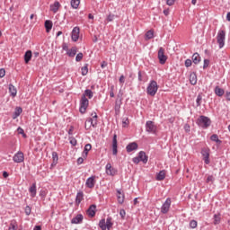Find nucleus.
Here are the masks:
<instances>
[{
    "mask_svg": "<svg viewBox=\"0 0 230 230\" xmlns=\"http://www.w3.org/2000/svg\"><path fill=\"white\" fill-rule=\"evenodd\" d=\"M158 90H159V85L157 84V82L155 80H152L147 85L146 93L148 94V96H155V94H157Z\"/></svg>",
    "mask_w": 230,
    "mask_h": 230,
    "instance_id": "1",
    "label": "nucleus"
},
{
    "mask_svg": "<svg viewBox=\"0 0 230 230\" xmlns=\"http://www.w3.org/2000/svg\"><path fill=\"white\" fill-rule=\"evenodd\" d=\"M197 123L199 127L202 128H208L211 125V119L204 115H201L199 119H198Z\"/></svg>",
    "mask_w": 230,
    "mask_h": 230,
    "instance_id": "2",
    "label": "nucleus"
},
{
    "mask_svg": "<svg viewBox=\"0 0 230 230\" xmlns=\"http://www.w3.org/2000/svg\"><path fill=\"white\" fill-rule=\"evenodd\" d=\"M217 44L219 46V49H222L224 46H226V31H219L217 36Z\"/></svg>",
    "mask_w": 230,
    "mask_h": 230,
    "instance_id": "3",
    "label": "nucleus"
},
{
    "mask_svg": "<svg viewBox=\"0 0 230 230\" xmlns=\"http://www.w3.org/2000/svg\"><path fill=\"white\" fill-rule=\"evenodd\" d=\"M87 107H89V99L85 96H82L80 101L79 112H81V114H85Z\"/></svg>",
    "mask_w": 230,
    "mask_h": 230,
    "instance_id": "4",
    "label": "nucleus"
},
{
    "mask_svg": "<svg viewBox=\"0 0 230 230\" xmlns=\"http://www.w3.org/2000/svg\"><path fill=\"white\" fill-rule=\"evenodd\" d=\"M146 132L148 134H155V132H157V126H155L154 121L147 120L146 122Z\"/></svg>",
    "mask_w": 230,
    "mask_h": 230,
    "instance_id": "5",
    "label": "nucleus"
},
{
    "mask_svg": "<svg viewBox=\"0 0 230 230\" xmlns=\"http://www.w3.org/2000/svg\"><path fill=\"white\" fill-rule=\"evenodd\" d=\"M158 60L162 66L166 64V60H168V57L164 55V49H163V47L158 50Z\"/></svg>",
    "mask_w": 230,
    "mask_h": 230,
    "instance_id": "6",
    "label": "nucleus"
},
{
    "mask_svg": "<svg viewBox=\"0 0 230 230\" xmlns=\"http://www.w3.org/2000/svg\"><path fill=\"white\" fill-rule=\"evenodd\" d=\"M170 206H172V199L167 198L164 203L162 205L161 213L166 215L170 211Z\"/></svg>",
    "mask_w": 230,
    "mask_h": 230,
    "instance_id": "7",
    "label": "nucleus"
},
{
    "mask_svg": "<svg viewBox=\"0 0 230 230\" xmlns=\"http://www.w3.org/2000/svg\"><path fill=\"white\" fill-rule=\"evenodd\" d=\"M201 155L203 157L205 164H209V163H211V161L209 160V148H202Z\"/></svg>",
    "mask_w": 230,
    "mask_h": 230,
    "instance_id": "8",
    "label": "nucleus"
},
{
    "mask_svg": "<svg viewBox=\"0 0 230 230\" xmlns=\"http://www.w3.org/2000/svg\"><path fill=\"white\" fill-rule=\"evenodd\" d=\"M13 161L14 163H23L24 162V154L21 151L17 152L13 157Z\"/></svg>",
    "mask_w": 230,
    "mask_h": 230,
    "instance_id": "9",
    "label": "nucleus"
},
{
    "mask_svg": "<svg viewBox=\"0 0 230 230\" xmlns=\"http://www.w3.org/2000/svg\"><path fill=\"white\" fill-rule=\"evenodd\" d=\"M96 176H91L86 180L85 186L86 188H90V190H93L94 188V185L96 184Z\"/></svg>",
    "mask_w": 230,
    "mask_h": 230,
    "instance_id": "10",
    "label": "nucleus"
},
{
    "mask_svg": "<svg viewBox=\"0 0 230 230\" xmlns=\"http://www.w3.org/2000/svg\"><path fill=\"white\" fill-rule=\"evenodd\" d=\"M86 213L88 217H90V218H94V217H96V205L95 204L91 205L86 210Z\"/></svg>",
    "mask_w": 230,
    "mask_h": 230,
    "instance_id": "11",
    "label": "nucleus"
},
{
    "mask_svg": "<svg viewBox=\"0 0 230 230\" xmlns=\"http://www.w3.org/2000/svg\"><path fill=\"white\" fill-rule=\"evenodd\" d=\"M71 37H72V40L74 42H76V40H78V39H80V28L75 27L72 31Z\"/></svg>",
    "mask_w": 230,
    "mask_h": 230,
    "instance_id": "12",
    "label": "nucleus"
},
{
    "mask_svg": "<svg viewBox=\"0 0 230 230\" xmlns=\"http://www.w3.org/2000/svg\"><path fill=\"white\" fill-rule=\"evenodd\" d=\"M112 154L113 155H118V135L113 136L112 139Z\"/></svg>",
    "mask_w": 230,
    "mask_h": 230,
    "instance_id": "13",
    "label": "nucleus"
},
{
    "mask_svg": "<svg viewBox=\"0 0 230 230\" xmlns=\"http://www.w3.org/2000/svg\"><path fill=\"white\" fill-rule=\"evenodd\" d=\"M106 173L107 175L114 176L116 173H118V171L112 167L111 164H106Z\"/></svg>",
    "mask_w": 230,
    "mask_h": 230,
    "instance_id": "14",
    "label": "nucleus"
},
{
    "mask_svg": "<svg viewBox=\"0 0 230 230\" xmlns=\"http://www.w3.org/2000/svg\"><path fill=\"white\" fill-rule=\"evenodd\" d=\"M138 159L140 162H142L144 164H146L148 163V156H146V153L144 151H140L138 153Z\"/></svg>",
    "mask_w": 230,
    "mask_h": 230,
    "instance_id": "15",
    "label": "nucleus"
},
{
    "mask_svg": "<svg viewBox=\"0 0 230 230\" xmlns=\"http://www.w3.org/2000/svg\"><path fill=\"white\" fill-rule=\"evenodd\" d=\"M126 150H127V152H128V153L134 152V150H137V143H136V142L129 143V144L126 146Z\"/></svg>",
    "mask_w": 230,
    "mask_h": 230,
    "instance_id": "16",
    "label": "nucleus"
},
{
    "mask_svg": "<svg viewBox=\"0 0 230 230\" xmlns=\"http://www.w3.org/2000/svg\"><path fill=\"white\" fill-rule=\"evenodd\" d=\"M84 220V216L82 214H78L76 217H73L71 220V224H80Z\"/></svg>",
    "mask_w": 230,
    "mask_h": 230,
    "instance_id": "17",
    "label": "nucleus"
},
{
    "mask_svg": "<svg viewBox=\"0 0 230 230\" xmlns=\"http://www.w3.org/2000/svg\"><path fill=\"white\" fill-rule=\"evenodd\" d=\"M82 200H84V191H79V192H77L76 197H75L76 206H80V204L82 203Z\"/></svg>",
    "mask_w": 230,
    "mask_h": 230,
    "instance_id": "18",
    "label": "nucleus"
},
{
    "mask_svg": "<svg viewBox=\"0 0 230 230\" xmlns=\"http://www.w3.org/2000/svg\"><path fill=\"white\" fill-rule=\"evenodd\" d=\"M60 8V2L56 1L53 4H50V12H53V13H57Z\"/></svg>",
    "mask_w": 230,
    "mask_h": 230,
    "instance_id": "19",
    "label": "nucleus"
},
{
    "mask_svg": "<svg viewBox=\"0 0 230 230\" xmlns=\"http://www.w3.org/2000/svg\"><path fill=\"white\" fill-rule=\"evenodd\" d=\"M29 192L32 198L37 196V183H32V185L29 188Z\"/></svg>",
    "mask_w": 230,
    "mask_h": 230,
    "instance_id": "20",
    "label": "nucleus"
},
{
    "mask_svg": "<svg viewBox=\"0 0 230 230\" xmlns=\"http://www.w3.org/2000/svg\"><path fill=\"white\" fill-rule=\"evenodd\" d=\"M117 199L119 204H123L125 202V194L121 190H117Z\"/></svg>",
    "mask_w": 230,
    "mask_h": 230,
    "instance_id": "21",
    "label": "nucleus"
},
{
    "mask_svg": "<svg viewBox=\"0 0 230 230\" xmlns=\"http://www.w3.org/2000/svg\"><path fill=\"white\" fill-rule=\"evenodd\" d=\"M21 114H22V108L16 107L13 114V119H17V118H19Z\"/></svg>",
    "mask_w": 230,
    "mask_h": 230,
    "instance_id": "22",
    "label": "nucleus"
},
{
    "mask_svg": "<svg viewBox=\"0 0 230 230\" xmlns=\"http://www.w3.org/2000/svg\"><path fill=\"white\" fill-rule=\"evenodd\" d=\"M93 148V146H91V144H86L84 146V149L83 152V157L85 159L87 157V155H89V152L90 150Z\"/></svg>",
    "mask_w": 230,
    "mask_h": 230,
    "instance_id": "23",
    "label": "nucleus"
},
{
    "mask_svg": "<svg viewBox=\"0 0 230 230\" xmlns=\"http://www.w3.org/2000/svg\"><path fill=\"white\" fill-rule=\"evenodd\" d=\"M190 84L191 85H197V73L192 72V73L190 75Z\"/></svg>",
    "mask_w": 230,
    "mask_h": 230,
    "instance_id": "24",
    "label": "nucleus"
},
{
    "mask_svg": "<svg viewBox=\"0 0 230 230\" xmlns=\"http://www.w3.org/2000/svg\"><path fill=\"white\" fill-rule=\"evenodd\" d=\"M9 93L11 96H13V98H15L17 96V89L12 84H9Z\"/></svg>",
    "mask_w": 230,
    "mask_h": 230,
    "instance_id": "25",
    "label": "nucleus"
},
{
    "mask_svg": "<svg viewBox=\"0 0 230 230\" xmlns=\"http://www.w3.org/2000/svg\"><path fill=\"white\" fill-rule=\"evenodd\" d=\"M166 178V172L164 170L160 171L156 175V181H164Z\"/></svg>",
    "mask_w": 230,
    "mask_h": 230,
    "instance_id": "26",
    "label": "nucleus"
},
{
    "mask_svg": "<svg viewBox=\"0 0 230 230\" xmlns=\"http://www.w3.org/2000/svg\"><path fill=\"white\" fill-rule=\"evenodd\" d=\"M45 28L47 33H49V31H51V29L53 28V22H51L50 20L45 21Z\"/></svg>",
    "mask_w": 230,
    "mask_h": 230,
    "instance_id": "27",
    "label": "nucleus"
},
{
    "mask_svg": "<svg viewBox=\"0 0 230 230\" xmlns=\"http://www.w3.org/2000/svg\"><path fill=\"white\" fill-rule=\"evenodd\" d=\"M52 159L51 166H57L58 164V154L57 152H52Z\"/></svg>",
    "mask_w": 230,
    "mask_h": 230,
    "instance_id": "28",
    "label": "nucleus"
},
{
    "mask_svg": "<svg viewBox=\"0 0 230 230\" xmlns=\"http://www.w3.org/2000/svg\"><path fill=\"white\" fill-rule=\"evenodd\" d=\"M86 123H90L93 128H96V125H98V118H90L86 120Z\"/></svg>",
    "mask_w": 230,
    "mask_h": 230,
    "instance_id": "29",
    "label": "nucleus"
},
{
    "mask_svg": "<svg viewBox=\"0 0 230 230\" xmlns=\"http://www.w3.org/2000/svg\"><path fill=\"white\" fill-rule=\"evenodd\" d=\"M82 96H84V98H89V100H91L94 96V93L92 90L86 89Z\"/></svg>",
    "mask_w": 230,
    "mask_h": 230,
    "instance_id": "30",
    "label": "nucleus"
},
{
    "mask_svg": "<svg viewBox=\"0 0 230 230\" xmlns=\"http://www.w3.org/2000/svg\"><path fill=\"white\" fill-rule=\"evenodd\" d=\"M192 62L196 65L200 63V55L199 53L196 52L192 55Z\"/></svg>",
    "mask_w": 230,
    "mask_h": 230,
    "instance_id": "31",
    "label": "nucleus"
},
{
    "mask_svg": "<svg viewBox=\"0 0 230 230\" xmlns=\"http://www.w3.org/2000/svg\"><path fill=\"white\" fill-rule=\"evenodd\" d=\"M225 91L224 89L220 88L219 86H216L215 87V94H217V96H224Z\"/></svg>",
    "mask_w": 230,
    "mask_h": 230,
    "instance_id": "32",
    "label": "nucleus"
},
{
    "mask_svg": "<svg viewBox=\"0 0 230 230\" xmlns=\"http://www.w3.org/2000/svg\"><path fill=\"white\" fill-rule=\"evenodd\" d=\"M31 60V50H27L24 55L25 64H28Z\"/></svg>",
    "mask_w": 230,
    "mask_h": 230,
    "instance_id": "33",
    "label": "nucleus"
},
{
    "mask_svg": "<svg viewBox=\"0 0 230 230\" xmlns=\"http://www.w3.org/2000/svg\"><path fill=\"white\" fill-rule=\"evenodd\" d=\"M76 47H73L72 49H70L69 50H67L66 55H68L70 58H73L76 55Z\"/></svg>",
    "mask_w": 230,
    "mask_h": 230,
    "instance_id": "34",
    "label": "nucleus"
},
{
    "mask_svg": "<svg viewBox=\"0 0 230 230\" xmlns=\"http://www.w3.org/2000/svg\"><path fill=\"white\" fill-rule=\"evenodd\" d=\"M70 4H71L72 8L76 10L78 8V6H80V0H71Z\"/></svg>",
    "mask_w": 230,
    "mask_h": 230,
    "instance_id": "35",
    "label": "nucleus"
},
{
    "mask_svg": "<svg viewBox=\"0 0 230 230\" xmlns=\"http://www.w3.org/2000/svg\"><path fill=\"white\" fill-rule=\"evenodd\" d=\"M211 141H214L215 143H217V145H222V140L218 139V135L214 134L210 137Z\"/></svg>",
    "mask_w": 230,
    "mask_h": 230,
    "instance_id": "36",
    "label": "nucleus"
},
{
    "mask_svg": "<svg viewBox=\"0 0 230 230\" xmlns=\"http://www.w3.org/2000/svg\"><path fill=\"white\" fill-rule=\"evenodd\" d=\"M99 227L102 229V230H107V226H106V223H105V218H102L100 220L99 222Z\"/></svg>",
    "mask_w": 230,
    "mask_h": 230,
    "instance_id": "37",
    "label": "nucleus"
},
{
    "mask_svg": "<svg viewBox=\"0 0 230 230\" xmlns=\"http://www.w3.org/2000/svg\"><path fill=\"white\" fill-rule=\"evenodd\" d=\"M9 230H17V221L12 220L9 225Z\"/></svg>",
    "mask_w": 230,
    "mask_h": 230,
    "instance_id": "38",
    "label": "nucleus"
},
{
    "mask_svg": "<svg viewBox=\"0 0 230 230\" xmlns=\"http://www.w3.org/2000/svg\"><path fill=\"white\" fill-rule=\"evenodd\" d=\"M113 224H112V218L111 217H108L106 219V229L111 230V227H112Z\"/></svg>",
    "mask_w": 230,
    "mask_h": 230,
    "instance_id": "39",
    "label": "nucleus"
},
{
    "mask_svg": "<svg viewBox=\"0 0 230 230\" xmlns=\"http://www.w3.org/2000/svg\"><path fill=\"white\" fill-rule=\"evenodd\" d=\"M189 226L190 229H197V226H198L197 220L195 219L190 220Z\"/></svg>",
    "mask_w": 230,
    "mask_h": 230,
    "instance_id": "40",
    "label": "nucleus"
},
{
    "mask_svg": "<svg viewBox=\"0 0 230 230\" xmlns=\"http://www.w3.org/2000/svg\"><path fill=\"white\" fill-rule=\"evenodd\" d=\"M146 39L150 40V39H154V31L150 30L146 33Z\"/></svg>",
    "mask_w": 230,
    "mask_h": 230,
    "instance_id": "41",
    "label": "nucleus"
},
{
    "mask_svg": "<svg viewBox=\"0 0 230 230\" xmlns=\"http://www.w3.org/2000/svg\"><path fill=\"white\" fill-rule=\"evenodd\" d=\"M69 143L70 145H72V146H76L77 145V141L76 138H75V137H69Z\"/></svg>",
    "mask_w": 230,
    "mask_h": 230,
    "instance_id": "42",
    "label": "nucleus"
},
{
    "mask_svg": "<svg viewBox=\"0 0 230 230\" xmlns=\"http://www.w3.org/2000/svg\"><path fill=\"white\" fill-rule=\"evenodd\" d=\"M197 107H200L202 104V95L199 94L196 99Z\"/></svg>",
    "mask_w": 230,
    "mask_h": 230,
    "instance_id": "43",
    "label": "nucleus"
},
{
    "mask_svg": "<svg viewBox=\"0 0 230 230\" xmlns=\"http://www.w3.org/2000/svg\"><path fill=\"white\" fill-rule=\"evenodd\" d=\"M217 224H220V216L215 214V215H214V225H215V226H217Z\"/></svg>",
    "mask_w": 230,
    "mask_h": 230,
    "instance_id": "44",
    "label": "nucleus"
},
{
    "mask_svg": "<svg viewBox=\"0 0 230 230\" xmlns=\"http://www.w3.org/2000/svg\"><path fill=\"white\" fill-rule=\"evenodd\" d=\"M83 76H85L89 73V68L87 67V65L81 68Z\"/></svg>",
    "mask_w": 230,
    "mask_h": 230,
    "instance_id": "45",
    "label": "nucleus"
},
{
    "mask_svg": "<svg viewBox=\"0 0 230 230\" xmlns=\"http://www.w3.org/2000/svg\"><path fill=\"white\" fill-rule=\"evenodd\" d=\"M82 58H84V54L82 52H79L75 57V62H81Z\"/></svg>",
    "mask_w": 230,
    "mask_h": 230,
    "instance_id": "46",
    "label": "nucleus"
},
{
    "mask_svg": "<svg viewBox=\"0 0 230 230\" xmlns=\"http://www.w3.org/2000/svg\"><path fill=\"white\" fill-rule=\"evenodd\" d=\"M25 214L27 215V217H30V215H31V208L30 206L25 207Z\"/></svg>",
    "mask_w": 230,
    "mask_h": 230,
    "instance_id": "47",
    "label": "nucleus"
},
{
    "mask_svg": "<svg viewBox=\"0 0 230 230\" xmlns=\"http://www.w3.org/2000/svg\"><path fill=\"white\" fill-rule=\"evenodd\" d=\"M138 82H146V79H145V76H143L141 71L138 72Z\"/></svg>",
    "mask_w": 230,
    "mask_h": 230,
    "instance_id": "48",
    "label": "nucleus"
},
{
    "mask_svg": "<svg viewBox=\"0 0 230 230\" xmlns=\"http://www.w3.org/2000/svg\"><path fill=\"white\" fill-rule=\"evenodd\" d=\"M191 64H193V61H191V59L185 60V67H191Z\"/></svg>",
    "mask_w": 230,
    "mask_h": 230,
    "instance_id": "49",
    "label": "nucleus"
},
{
    "mask_svg": "<svg viewBox=\"0 0 230 230\" xmlns=\"http://www.w3.org/2000/svg\"><path fill=\"white\" fill-rule=\"evenodd\" d=\"M119 215H120L122 220H125V217H126V215H127V212L125 211V209L122 208V209H120V211H119Z\"/></svg>",
    "mask_w": 230,
    "mask_h": 230,
    "instance_id": "50",
    "label": "nucleus"
},
{
    "mask_svg": "<svg viewBox=\"0 0 230 230\" xmlns=\"http://www.w3.org/2000/svg\"><path fill=\"white\" fill-rule=\"evenodd\" d=\"M18 134H22L24 137H26V133H24V129L22 128L19 127L17 128Z\"/></svg>",
    "mask_w": 230,
    "mask_h": 230,
    "instance_id": "51",
    "label": "nucleus"
},
{
    "mask_svg": "<svg viewBox=\"0 0 230 230\" xmlns=\"http://www.w3.org/2000/svg\"><path fill=\"white\" fill-rule=\"evenodd\" d=\"M129 121H128V118H124L122 119V127H127V125H128Z\"/></svg>",
    "mask_w": 230,
    "mask_h": 230,
    "instance_id": "52",
    "label": "nucleus"
},
{
    "mask_svg": "<svg viewBox=\"0 0 230 230\" xmlns=\"http://www.w3.org/2000/svg\"><path fill=\"white\" fill-rule=\"evenodd\" d=\"M6 75V70L4 68L0 69V78H4V75Z\"/></svg>",
    "mask_w": 230,
    "mask_h": 230,
    "instance_id": "53",
    "label": "nucleus"
},
{
    "mask_svg": "<svg viewBox=\"0 0 230 230\" xmlns=\"http://www.w3.org/2000/svg\"><path fill=\"white\" fill-rule=\"evenodd\" d=\"M209 66V59H204L203 69H206Z\"/></svg>",
    "mask_w": 230,
    "mask_h": 230,
    "instance_id": "54",
    "label": "nucleus"
},
{
    "mask_svg": "<svg viewBox=\"0 0 230 230\" xmlns=\"http://www.w3.org/2000/svg\"><path fill=\"white\" fill-rule=\"evenodd\" d=\"M215 181V177H213V175H209L208 178H207V182L209 183V182H214Z\"/></svg>",
    "mask_w": 230,
    "mask_h": 230,
    "instance_id": "55",
    "label": "nucleus"
},
{
    "mask_svg": "<svg viewBox=\"0 0 230 230\" xmlns=\"http://www.w3.org/2000/svg\"><path fill=\"white\" fill-rule=\"evenodd\" d=\"M132 161L135 164H139V163H141V160H139V156L134 157Z\"/></svg>",
    "mask_w": 230,
    "mask_h": 230,
    "instance_id": "56",
    "label": "nucleus"
},
{
    "mask_svg": "<svg viewBox=\"0 0 230 230\" xmlns=\"http://www.w3.org/2000/svg\"><path fill=\"white\" fill-rule=\"evenodd\" d=\"M110 96L111 98H114V85L111 86Z\"/></svg>",
    "mask_w": 230,
    "mask_h": 230,
    "instance_id": "57",
    "label": "nucleus"
},
{
    "mask_svg": "<svg viewBox=\"0 0 230 230\" xmlns=\"http://www.w3.org/2000/svg\"><path fill=\"white\" fill-rule=\"evenodd\" d=\"M107 21L108 22H112V21H114V14L108 15Z\"/></svg>",
    "mask_w": 230,
    "mask_h": 230,
    "instance_id": "58",
    "label": "nucleus"
},
{
    "mask_svg": "<svg viewBox=\"0 0 230 230\" xmlns=\"http://www.w3.org/2000/svg\"><path fill=\"white\" fill-rule=\"evenodd\" d=\"M166 4H168V6H173V4H175V0H167Z\"/></svg>",
    "mask_w": 230,
    "mask_h": 230,
    "instance_id": "59",
    "label": "nucleus"
},
{
    "mask_svg": "<svg viewBox=\"0 0 230 230\" xmlns=\"http://www.w3.org/2000/svg\"><path fill=\"white\" fill-rule=\"evenodd\" d=\"M91 127H93V126L91 125V123H87V121H85V123H84V128H85L86 130H89V129L91 128Z\"/></svg>",
    "mask_w": 230,
    "mask_h": 230,
    "instance_id": "60",
    "label": "nucleus"
},
{
    "mask_svg": "<svg viewBox=\"0 0 230 230\" xmlns=\"http://www.w3.org/2000/svg\"><path fill=\"white\" fill-rule=\"evenodd\" d=\"M119 82V84H125V75H120Z\"/></svg>",
    "mask_w": 230,
    "mask_h": 230,
    "instance_id": "61",
    "label": "nucleus"
},
{
    "mask_svg": "<svg viewBox=\"0 0 230 230\" xmlns=\"http://www.w3.org/2000/svg\"><path fill=\"white\" fill-rule=\"evenodd\" d=\"M84 164V157H79L77 159V164Z\"/></svg>",
    "mask_w": 230,
    "mask_h": 230,
    "instance_id": "62",
    "label": "nucleus"
},
{
    "mask_svg": "<svg viewBox=\"0 0 230 230\" xmlns=\"http://www.w3.org/2000/svg\"><path fill=\"white\" fill-rule=\"evenodd\" d=\"M40 197H42L43 199H45V197H46V192H45V190H40Z\"/></svg>",
    "mask_w": 230,
    "mask_h": 230,
    "instance_id": "63",
    "label": "nucleus"
},
{
    "mask_svg": "<svg viewBox=\"0 0 230 230\" xmlns=\"http://www.w3.org/2000/svg\"><path fill=\"white\" fill-rule=\"evenodd\" d=\"M226 98L228 100V102H230V92H226Z\"/></svg>",
    "mask_w": 230,
    "mask_h": 230,
    "instance_id": "64",
    "label": "nucleus"
}]
</instances>
